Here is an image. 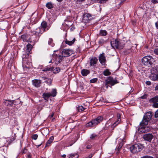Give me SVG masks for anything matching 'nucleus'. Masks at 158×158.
<instances>
[{
    "label": "nucleus",
    "mask_w": 158,
    "mask_h": 158,
    "mask_svg": "<svg viewBox=\"0 0 158 158\" xmlns=\"http://www.w3.org/2000/svg\"><path fill=\"white\" fill-rule=\"evenodd\" d=\"M103 117L102 116L98 117L95 119L92 120L90 122L86 124L87 127H92L98 125L103 120Z\"/></svg>",
    "instance_id": "1"
},
{
    "label": "nucleus",
    "mask_w": 158,
    "mask_h": 158,
    "mask_svg": "<svg viewBox=\"0 0 158 158\" xmlns=\"http://www.w3.org/2000/svg\"><path fill=\"white\" fill-rule=\"evenodd\" d=\"M152 116V112L149 111L147 112L144 116L142 121L140 122V125L141 126L147 125L148 122L151 119Z\"/></svg>",
    "instance_id": "2"
},
{
    "label": "nucleus",
    "mask_w": 158,
    "mask_h": 158,
    "mask_svg": "<svg viewBox=\"0 0 158 158\" xmlns=\"http://www.w3.org/2000/svg\"><path fill=\"white\" fill-rule=\"evenodd\" d=\"M153 61V58L150 56H144L142 59V62L143 64L148 67L152 64Z\"/></svg>",
    "instance_id": "3"
},
{
    "label": "nucleus",
    "mask_w": 158,
    "mask_h": 158,
    "mask_svg": "<svg viewBox=\"0 0 158 158\" xmlns=\"http://www.w3.org/2000/svg\"><path fill=\"white\" fill-rule=\"evenodd\" d=\"M143 148V146L141 144H135L132 145L130 148L131 152L133 153H136L141 151Z\"/></svg>",
    "instance_id": "4"
},
{
    "label": "nucleus",
    "mask_w": 158,
    "mask_h": 158,
    "mask_svg": "<svg viewBox=\"0 0 158 158\" xmlns=\"http://www.w3.org/2000/svg\"><path fill=\"white\" fill-rule=\"evenodd\" d=\"M122 41L119 39H116L114 41H111V44L112 47L116 48H122L124 45Z\"/></svg>",
    "instance_id": "5"
},
{
    "label": "nucleus",
    "mask_w": 158,
    "mask_h": 158,
    "mask_svg": "<svg viewBox=\"0 0 158 158\" xmlns=\"http://www.w3.org/2000/svg\"><path fill=\"white\" fill-rule=\"evenodd\" d=\"M98 60L101 64L102 65L105 66L106 62V59L105 54L104 53L100 54L98 57Z\"/></svg>",
    "instance_id": "6"
},
{
    "label": "nucleus",
    "mask_w": 158,
    "mask_h": 158,
    "mask_svg": "<svg viewBox=\"0 0 158 158\" xmlns=\"http://www.w3.org/2000/svg\"><path fill=\"white\" fill-rule=\"evenodd\" d=\"M122 113H118L117 114V118L114 122L113 123L112 126L113 127H116L119 124L121 123V116Z\"/></svg>",
    "instance_id": "7"
},
{
    "label": "nucleus",
    "mask_w": 158,
    "mask_h": 158,
    "mask_svg": "<svg viewBox=\"0 0 158 158\" xmlns=\"http://www.w3.org/2000/svg\"><path fill=\"white\" fill-rule=\"evenodd\" d=\"M40 37L36 35H35L33 34L30 37L29 42L33 45L38 41Z\"/></svg>",
    "instance_id": "8"
},
{
    "label": "nucleus",
    "mask_w": 158,
    "mask_h": 158,
    "mask_svg": "<svg viewBox=\"0 0 158 158\" xmlns=\"http://www.w3.org/2000/svg\"><path fill=\"white\" fill-rule=\"evenodd\" d=\"M113 123H112L110 120L107 121L105 124V126L103 128V130L104 131L108 130L110 127L114 129L116 127H113L112 125Z\"/></svg>",
    "instance_id": "9"
},
{
    "label": "nucleus",
    "mask_w": 158,
    "mask_h": 158,
    "mask_svg": "<svg viewBox=\"0 0 158 158\" xmlns=\"http://www.w3.org/2000/svg\"><path fill=\"white\" fill-rule=\"evenodd\" d=\"M44 32L48 31L50 27L48 26L47 23L45 21H43L42 22L41 26L39 27Z\"/></svg>",
    "instance_id": "10"
},
{
    "label": "nucleus",
    "mask_w": 158,
    "mask_h": 158,
    "mask_svg": "<svg viewBox=\"0 0 158 158\" xmlns=\"http://www.w3.org/2000/svg\"><path fill=\"white\" fill-rule=\"evenodd\" d=\"M44 32L42 30V29L40 27L37 28L35 30L31 31V33L39 37Z\"/></svg>",
    "instance_id": "11"
},
{
    "label": "nucleus",
    "mask_w": 158,
    "mask_h": 158,
    "mask_svg": "<svg viewBox=\"0 0 158 158\" xmlns=\"http://www.w3.org/2000/svg\"><path fill=\"white\" fill-rule=\"evenodd\" d=\"M72 54L71 50L69 49H64L62 52L61 55L64 57H67L70 56Z\"/></svg>",
    "instance_id": "12"
},
{
    "label": "nucleus",
    "mask_w": 158,
    "mask_h": 158,
    "mask_svg": "<svg viewBox=\"0 0 158 158\" xmlns=\"http://www.w3.org/2000/svg\"><path fill=\"white\" fill-rule=\"evenodd\" d=\"M91 19V15L89 14H85L83 17V21L85 23H87Z\"/></svg>",
    "instance_id": "13"
},
{
    "label": "nucleus",
    "mask_w": 158,
    "mask_h": 158,
    "mask_svg": "<svg viewBox=\"0 0 158 158\" xmlns=\"http://www.w3.org/2000/svg\"><path fill=\"white\" fill-rule=\"evenodd\" d=\"M55 56V61H56V63H60L64 59V56L62 55V56L61 55H57L56 54H54L53 55V57Z\"/></svg>",
    "instance_id": "14"
},
{
    "label": "nucleus",
    "mask_w": 158,
    "mask_h": 158,
    "mask_svg": "<svg viewBox=\"0 0 158 158\" xmlns=\"http://www.w3.org/2000/svg\"><path fill=\"white\" fill-rule=\"evenodd\" d=\"M98 61V59L95 57H92L90 60V65L91 66L95 67Z\"/></svg>",
    "instance_id": "15"
},
{
    "label": "nucleus",
    "mask_w": 158,
    "mask_h": 158,
    "mask_svg": "<svg viewBox=\"0 0 158 158\" xmlns=\"http://www.w3.org/2000/svg\"><path fill=\"white\" fill-rule=\"evenodd\" d=\"M153 135L151 134H146L143 136V139L146 140L150 142L153 138Z\"/></svg>",
    "instance_id": "16"
},
{
    "label": "nucleus",
    "mask_w": 158,
    "mask_h": 158,
    "mask_svg": "<svg viewBox=\"0 0 158 158\" xmlns=\"http://www.w3.org/2000/svg\"><path fill=\"white\" fill-rule=\"evenodd\" d=\"M33 85L35 87L38 88L40 86L41 81L40 80L34 79L32 81Z\"/></svg>",
    "instance_id": "17"
},
{
    "label": "nucleus",
    "mask_w": 158,
    "mask_h": 158,
    "mask_svg": "<svg viewBox=\"0 0 158 158\" xmlns=\"http://www.w3.org/2000/svg\"><path fill=\"white\" fill-rule=\"evenodd\" d=\"M21 38L24 42H29L30 40V37L28 35L24 34L21 36Z\"/></svg>",
    "instance_id": "18"
},
{
    "label": "nucleus",
    "mask_w": 158,
    "mask_h": 158,
    "mask_svg": "<svg viewBox=\"0 0 158 158\" xmlns=\"http://www.w3.org/2000/svg\"><path fill=\"white\" fill-rule=\"evenodd\" d=\"M81 73L83 76H86L90 73V71L87 69H83L81 70Z\"/></svg>",
    "instance_id": "19"
},
{
    "label": "nucleus",
    "mask_w": 158,
    "mask_h": 158,
    "mask_svg": "<svg viewBox=\"0 0 158 158\" xmlns=\"http://www.w3.org/2000/svg\"><path fill=\"white\" fill-rule=\"evenodd\" d=\"M43 98L47 101H48L49 98L51 96L50 93H44L43 94Z\"/></svg>",
    "instance_id": "20"
},
{
    "label": "nucleus",
    "mask_w": 158,
    "mask_h": 158,
    "mask_svg": "<svg viewBox=\"0 0 158 158\" xmlns=\"http://www.w3.org/2000/svg\"><path fill=\"white\" fill-rule=\"evenodd\" d=\"M149 102L151 103H154L158 102V96H156L151 98L149 100Z\"/></svg>",
    "instance_id": "21"
},
{
    "label": "nucleus",
    "mask_w": 158,
    "mask_h": 158,
    "mask_svg": "<svg viewBox=\"0 0 158 158\" xmlns=\"http://www.w3.org/2000/svg\"><path fill=\"white\" fill-rule=\"evenodd\" d=\"M42 78L45 81V82L48 85H50L51 84L52 82V80L51 79L45 77H42Z\"/></svg>",
    "instance_id": "22"
},
{
    "label": "nucleus",
    "mask_w": 158,
    "mask_h": 158,
    "mask_svg": "<svg viewBox=\"0 0 158 158\" xmlns=\"http://www.w3.org/2000/svg\"><path fill=\"white\" fill-rule=\"evenodd\" d=\"M53 67L47 66L42 69V71L44 72H47L52 71Z\"/></svg>",
    "instance_id": "23"
},
{
    "label": "nucleus",
    "mask_w": 158,
    "mask_h": 158,
    "mask_svg": "<svg viewBox=\"0 0 158 158\" xmlns=\"http://www.w3.org/2000/svg\"><path fill=\"white\" fill-rule=\"evenodd\" d=\"M150 78L151 80L154 81L158 80L157 74H155V73H152Z\"/></svg>",
    "instance_id": "24"
},
{
    "label": "nucleus",
    "mask_w": 158,
    "mask_h": 158,
    "mask_svg": "<svg viewBox=\"0 0 158 158\" xmlns=\"http://www.w3.org/2000/svg\"><path fill=\"white\" fill-rule=\"evenodd\" d=\"M75 40V38H74L71 41H69L67 39H66L65 40V43H66V44H67L71 46L74 44Z\"/></svg>",
    "instance_id": "25"
},
{
    "label": "nucleus",
    "mask_w": 158,
    "mask_h": 158,
    "mask_svg": "<svg viewBox=\"0 0 158 158\" xmlns=\"http://www.w3.org/2000/svg\"><path fill=\"white\" fill-rule=\"evenodd\" d=\"M54 139V137L53 136H51L48 140L47 141L45 147L50 146V144L52 142Z\"/></svg>",
    "instance_id": "26"
},
{
    "label": "nucleus",
    "mask_w": 158,
    "mask_h": 158,
    "mask_svg": "<svg viewBox=\"0 0 158 158\" xmlns=\"http://www.w3.org/2000/svg\"><path fill=\"white\" fill-rule=\"evenodd\" d=\"M158 72V65H156L152 68L151 70L152 73H155Z\"/></svg>",
    "instance_id": "27"
},
{
    "label": "nucleus",
    "mask_w": 158,
    "mask_h": 158,
    "mask_svg": "<svg viewBox=\"0 0 158 158\" xmlns=\"http://www.w3.org/2000/svg\"><path fill=\"white\" fill-rule=\"evenodd\" d=\"M79 157L77 153H71L69 155V158H78Z\"/></svg>",
    "instance_id": "28"
},
{
    "label": "nucleus",
    "mask_w": 158,
    "mask_h": 158,
    "mask_svg": "<svg viewBox=\"0 0 158 158\" xmlns=\"http://www.w3.org/2000/svg\"><path fill=\"white\" fill-rule=\"evenodd\" d=\"M103 74L105 76H108L111 74V73L108 69H106L104 70L103 72Z\"/></svg>",
    "instance_id": "29"
},
{
    "label": "nucleus",
    "mask_w": 158,
    "mask_h": 158,
    "mask_svg": "<svg viewBox=\"0 0 158 158\" xmlns=\"http://www.w3.org/2000/svg\"><path fill=\"white\" fill-rule=\"evenodd\" d=\"M33 45L31 44H28L27 45V51L28 52H30L31 51L32 46Z\"/></svg>",
    "instance_id": "30"
},
{
    "label": "nucleus",
    "mask_w": 158,
    "mask_h": 158,
    "mask_svg": "<svg viewBox=\"0 0 158 158\" xmlns=\"http://www.w3.org/2000/svg\"><path fill=\"white\" fill-rule=\"evenodd\" d=\"M47 7L49 9H51L53 7V5L51 2H48L47 3L46 5Z\"/></svg>",
    "instance_id": "31"
},
{
    "label": "nucleus",
    "mask_w": 158,
    "mask_h": 158,
    "mask_svg": "<svg viewBox=\"0 0 158 158\" xmlns=\"http://www.w3.org/2000/svg\"><path fill=\"white\" fill-rule=\"evenodd\" d=\"M52 71L54 73H56L60 72V69L59 67L54 68L53 67V69Z\"/></svg>",
    "instance_id": "32"
},
{
    "label": "nucleus",
    "mask_w": 158,
    "mask_h": 158,
    "mask_svg": "<svg viewBox=\"0 0 158 158\" xmlns=\"http://www.w3.org/2000/svg\"><path fill=\"white\" fill-rule=\"evenodd\" d=\"M107 34V31L105 30H101L100 31V35L102 36H106Z\"/></svg>",
    "instance_id": "33"
},
{
    "label": "nucleus",
    "mask_w": 158,
    "mask_h": 158,
    "mask_svg": "<svg viewBox=\"0 0 158 158\" xmlns=\"http://www.w3.org/2000/svg\"><path fill=\"white\" fill-rule=\"evenodd\" d=\"M113 79V78L112 77H109L107 80L106 81V85L110 84L112 82V81Z\"/></svg>",
    "instance_id": "34"
},
{
    "label": "nucleus",
    "mask_w": 158,
    "mask_h": 158,
    "mask_svg": "<svg viewBox=\"0 0 158 158\" xmlns=\"http://www.w3.org/2000/svg\"><path fill=\"white\" fill-rule=\"evenodd\" d=\"M51 96L54 97H55L56 94V90L55 89H53L50 93Z\"/></svg>",
    "instance_id": "35"
},
{
    "label": "nucleus",
    "mask_w": 158,
    "mask_h": 158,
    "mask_svg": "<svg viewBox=\"0 0 158 158\" xmlns=\"http://www.w3.org/2000/svg\"><path fill=\"white\" fill-rule=\"evenodd\" d=\"M14 102V100H8L7 101V102L6 103L7 106H12L13 105Z\"/></svg>",
    "instance_id": "36"
},
{
    "label": "nucleus",
    "mask_w": 158,
    "mask_h": 158,
    "mask_svg": "<svg viewBox=\"0 0 158 158\" xmlns=\"http://www.w3.org/2000/svg\"><path fill=\"white\" fill-rule=\"evenodd\" d=\"M86 109V108H84L82 106H79L77 107V110L79 112L82 111Z\"/></svg>",
    "instance_id": "37"
},
{
    "label": "nucleus",
    "mask_w": 158,
    "mask_h": 158,
    "mask_svg": "<svg viewBox=\"0 0 158 158\" xmlns=\"http://www.w3.org/2000/svg\"><path fill=\"white\" fill-rule=\"evenodd\" d=\"M98 80V78H94L91 79L90 80L89 82L90 83H95Z\"/></svg>",
    "instance_id": "38"
},
{
    "label": "nucleus",
    "mask_w": 158,
    "mask_h": 158,
    "mask_svg": "<svg viewBox=\"0 0 158 158\" xmlns=\"http://www.w3.org/2000/svg\"><path fill=\"white\" fill-rule=\"evenodd\" d=\"M105 41L103 39H101L98 41L99 45L102 46L105 43Z\"/></svg>",
    "instance_id": "39"
},
{
    "label": "nucleus",
    "mask_w": 158,
    "mask_h": 158,
    "mask_svg": "<svg viewBox=\"0 0 158 158\" xmlns=\"http://www.w3.org/2000/svg\"><path fill=\"white\" fill-rule=\"evenodd\" d=\"M28 61V59L27 58L23 57V64H27Z\"/></svg>",
    "instance_id": "40"
},
{
    "label": "nucleus",
    "mask_w": 158,
    "mask_h": 158,
    "mask_svg": "<svg viewBox=\"0 0 158 158\" xmlns=\"http://www.w3.org/2000/svg\"><path fill=\"white\" fill-rule=\"evenodd\" d=\"M118 83V82L117 80H114L113 79L112 81V82L110 83V84L111 86H113L114 85Z\"/></svg>",
    "instance_id": "41"
},
{
    "label": "nucleus",
    "mask_w": 158,
    "mask_h": 158,
    "mask_svg": "<svg viewBox=\"0 0 158 158\" xmlns=\"http://www.w3.org/2000/svg\"><path fill=\"white\" fill-rule=\"evenodd\" d=\"M53 40L51 38H50L48 41V44L49 45H50L52 46H53L54 44L52 43Z\"/></svg>",
    "instance_id": "42"
},
{
    "label": "nucleus",
    "mask_w": 158,
    "mask_h": 158,
    "mask_svg": "<svg viewBox=\"0 0 158 158\" xmlns=\"http://www.w3.org/2000/svg\"><path fill=\"white\" fill-rule=\"evenodd\" d=\"M38 137V135L37 134H35L32 135V139L35 140L37 139Z\"/></svg>",
    "instance_id": "43"
},
{
    "label": "nucleus",
    "mask_w": 158,
    "mask_h": 158,
    "mask_svg": "<svg viewBox=\"0 0 158 158\" xmlns=\"http://www.w3.org/2000/svg\"><path fill=\"white\" fill-rule=\"evenodd\" d=\"M132 51L131 50V48L129 49H127V50H126L125 52V53L126 54H129L131 52H132Z\"/></svg>",
    "instance_id": "44"
},
{
    "label": "nucleus",
    "mask_w": 158,
    "mask_h": 158,
    "mask_svg": "<svg viewBox=\"0 0 158 158\" xmlns=\"http://www.w3.org/2000/svg\"><path fill=\"white\" fill-rule=\"evenodd\" d=\"M123 142H121L119 143V146L118 147V150H119L123 146Z\"/></svg>",
    "instance_id": "45"
},
{
    "label": "nucleus",
    "mask_w": 158,
    "mask_h": 158,
    "mask_svg": "<svg viewBox=\"0 0 158 158\" xmlns=\"http://www.w3.org/2000/svg\"><path fill=\"white\" fill-rule=\"evenodd\" d=\"M152 106L155 108H158V102L153 103Z\"/></svg>",
    "instance_id": "46"
},
{
    "label": "nucleus",
    "mask_w": 158,
    "mask_h": 158,
    "mask_svg": "<svg viewBox=\"0 0 158 158\" xmlns=\"http://www.w3.org/2000/svg\"><path fill=\"white\" fill-rule=\"evenodd\" d=\"M84 1L85 0H77V1H76V3L77 4H80Z\"/></svg>",
    "instance_id": "47"
},
{
    "label": "nucleus",
    "mask_w": 158,
    "mask_h": 158,
    "mask_svg": "<svg viewBox=\"0 0 158 158\" xmlns=\"http://www.w3.org/2000/svg\"><path fill=\"white\" fill-rule=\"evenodd\" d=\"M126 0H117L118 2V4H122L123 2H125Z\"/></svg>",
    "instance_id": "48"
},
{
    "label": "nucleus",
    "mask_w": 158,
    "mask_h": 158,
    "mask_svg": "<svg viewBox=\"0 0 158 158\" xmlns=\"http://www.w3.org/2000/svg\"><path fill=\"white\" fill-rule=\"evenodd\" d=\"M154 52L156 55H158V48H155L154 50Z\"/></svg>",
    "instance_id": "49"
},
{
    "label": "nucleus",
    "mask_w": 158,
    "mask_h": 158,
    "mask_svg": "<svg viewBox=\"0 0 158 158\" xmlns=\"http://www.w3.org/2000/svg\"><path fill=\"white\" fill-rule=\"evenodd\" d=\"M148 95L147 94H144L141 97L142 99H145L147 98Z\"/></svg>",
    "instance_id": "50"
},
{
    "label": "nucleus",
    "mask_w": 158,
    "mask_h": 158,
    "mask_svg": "<svg viewBox=\"0 0 158 158\" xmlns=\"http://www.w3.org/2000/svg\"><path fill=\"white\" fill-rule=\"evenodd\" d=\"M141 158H153V157L152 156H145L141 157Z\"/></svg>",
    "instance_id": "51"
},
{
    "label": "nucleus",
    "mask_w": 158,
    "mask_h": 158,
    "mask_svg": "<svg viewBox=\"0 0 158 158\" xmlns=\"http://www.w3.org/2000/svg\"><path fill=\"white\" fill-rule=\"evenodd\" d=\"M96 135L95 134H93L91 135L90 136V138L91 139H93L95 138V137L96 136Z\"/></svg>",
    "instance_id": "52"
},
{
    "label": "nucleus",
    "mask_w": 158,
    "mask_h": 158,
    "mask_svg": "<svg viewBox=\"0 0 158 158\" xmlns=\"http://www.w3.org/2000/svg\"><path fill=\"white\" fill-rule=\"evenodd\" d=\"M155 117L156 118H157L158 117V110L155 112Z\"/></svg>",
    "instance_id": "53"
},
{
    "label": "nucleus",
    "mask_w": 158,
    "mask_h": 158,
    "mask_svg": "<svg viewBox=\"0 0 158 158\" xmlns=\"http://www.w3.org/2000/svg\"><path fill=\"white\" fill-rule=\"evenodd\" d=\"M145 84L148 85H151V82L149 81H146L145 82Z\"/></svg>",
    "instance_id": "54"
},
{
    "label": "nucleus",
    "mask_w": 158,
    "mask_h": 158,
    "mask_svg": "<svg viewBox=\"0 0 158 158\" xmlns=\"http://www.w3.org/2000/svg\"><path fill=\"white\" fill-rule=\"evenodd\" d=\"M54 113L53 112H52V113L50 115H49L48 116V118H52L54 115Z\"/></svg>",
    "instance_id": "55"
},
{
    "label": "nucleus",
    "mask_w": 158,
    "mask_h": 158,
    "mask_svg": "<svg viewBox=\"0 0 158 158\" xmlns=\"http://www.w3.org/2000/svg\"><path fill=\"white\" fill-rule=\"evenodd\" d=\"M152 2L154 4L158 3V0H152Z\"/></svg>",
    "instance_id": "56"
},
{
    "label": "nucleus",
    "mask_w": 158,
    "mask_h": 158,
    "mask_svg": "<svg viewBox=\"0 0 158 158\" xmlns=\"http://www.w3.org/2000/svg\"><path fill=\"white\" fill-rule=\"evenodd\" d=\"M32 156L30 154H28L26 156L27 158H31Z\"/></svg>",
    "instance_id": "57"
},
{
    "label": "nucleus",
    "mask_w": 158,
    "mask_h": 158,
    "mask_svg": "<svg viewBox=\"0 0 158 158\" xmlns=\"http://www.w3.org/2000/svg\"><path fill=\"white\" fill-rule=\"evenodd\" d=\"M27 152V150L25 149L24 148L23 149V153H26Z\"/></svg>",
    "instance_id": "58"
},
{
    "label": "nucleus",
    "mask_w": 158,
    "mask_h": 158,
    "mask_svg": "<svg viewBox=\"0 0 158 158\" xmlns=\"http://www.w3.org/2000/svg\"><path fill=\"white\" fill-rule=\"evenodd\" d=\"M8 100H4L3 102L5 105H6V103L7 102Z\"/></svg>",
    "instance_id": "59"
},
{
    "label": "nucleus",
    "mask_w": 158,
    "mask_h": 158,
    "mask_svg": "<svg viewBox=\"0 0 158 158\" xmlns=\"http://www.w3.org/2000/svg\"><path fill=\"white\" fill-rule=\"evenodd\" d=\"M92 147V146L91 145H88L86 147V148L88 149H90Z\"/></svg>",
    "instance_id": "60"
},
{
    "label": "nucleus",
    "mask_w": 158,
    "mask_h": 158,
    "mask_svg": "<svg viewBox=\"0 0 158 158\" xmlns=\"http://www.w3.org/2000/svg\"><path fill=\"white\" fill-rule=\"evenodd\" d=\"M155 25L156 27L158 29V21L156 23Z\"/></svg>",
    "instance_id": "61"
},
{
    "label": "nucleus",
    "mask_w": 158,
    "mask_h": 158,
    "mask_svg": "<svg viewBox=\"0 0 158 158\" xmlns=\"http://www.w3.org/2000/svg\"><path fill=\"white\" fill-rule=\"evenodd\" d=\"M93 156V155L92 154H90L88 157V158H91Z\"/></svg>",
    "instance_id": "62"
},
{
    "label": "nucleus",
    "mask_w": 158,
    "mask_h": 158,
    "mask_svg": "<svg viewBox=\"0 0 158 158\" xmlns=\"http://www.w3.org/2000/svg\"><path fill=\"white\" fill-rule=\"evenodd\" d=\"M155 89L156 90H158V84L156 86Z\"/></svg>",
    "instance_id": "63"
},
{
    "label": "nucleus",
    "mask_w": 158,
    "mask_h": 158,
    "mask_svg": "<svg viewBox=\"0 0 158 158\" xmlns=\"http://www.w3.org/2000/svg\"><path fill=\"white\" fill-rule=\"evenodd\" d=\"M56 1H57L58 2H61L63 0H56Z\"/></svg>",
    "instance_id": "64"
}]
</instances>
